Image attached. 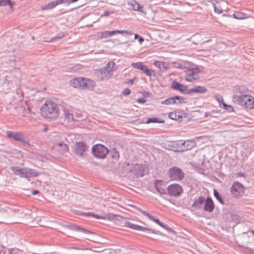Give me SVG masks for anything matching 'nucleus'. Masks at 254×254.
<instances>
[{
  "label": "nucleus",
  "mask_w": 254,
  "mask_h": 254,
  "mask_svg": "<svg viewBox=\"0 0 254 254\" xmlns=\"http://www.w3.org/2000/svg\"><path fill=\"white\" fill-rule=\"evenodd\" d=\"M92 152L95 157L98 158H104L109 152L108 149L105 146L97 144L94 145L92 148Z\"/></svg>",
  "instance_id": "obj_7"
},
{
  "label": "nucleus",
  "mask_w": 254,
  "mask_h": 254,
  "mask_svg": "<svg viewBox=\"0 0 254 254\" xmlns=\"http://www.w3.org/2000/svg\"><path fill=\"white\" fill-rule=\"evenodd\" d=\"M213 6L215 13L220 14L223 12V10L219 5H216L215 4L213 3Z\"/></svg>",
  "instance_id": "obj_39"
},
{
  "label": "nucleus",
  "mask_w": 254,
  "mask_h": 254,
  "mask_svg": "<svg viewBox=\"0 0 254 254\" xmlns=\"http://www.w3.org/2000/svg\"><path fill=\"white\" fill-rule=\"evenodd\" d=\"M196 142L194 140H188L183 141V147L181 148L183 151L190 150L195 147Z\"/></svg>",
  "instance_id": "obj_21"
},
{
  "label": "nucleus",
  "mask_w": 254,
  "mask_h": 254,
  "mask_svg": "<svg viewBox=\"0 0 254 254\" xmlns=\"http://www.w3.org/2000/svg\"><path fill=\"white\" fill-rule=\"evenodd\" d=\"M215 99L217 101V102L219 103L220 106L221 105V104L223 105V103H224V102L223 101V98L221 96H220L219 95H217L215 96Z\"/></svg>",
  "instance_id": "obj_42"
},
{
  "label": "nucleus",
  "mask_w": 254,
  "mask_h": 254,
  "mask_svg": "<svg viewBox=\"0 0 254 254\" xmlns=\"http://www.w3.org/2000/svg\"><path fill=\"white\" fill-rule=\"evenodd\" d=\"M74 213L77 215H83L85 216H92L94 217L97 219H105L106 218L112 220V219H118V218L120 217L119 215H114L113 214H108L106 216L104 215H101V214H94L90 212H83L79 210H73Z\"/></svg>",
  "instance_id": "obj_6"
},
{
  "label": "nucleus",
  "mask_w": 254,
  "mask_h": 254,
  "mask_svg": "<svg viewBox=\"0 0 254 254\" xmlns=\"http://www.w3.org/2000/svg\"><path fill=\"white\" fill-rule=\"evenodd\" d=\"M72 229L75 230H78L82 232H86V231L83 228H80L77 226H73Z\"/></svg>",
  "instance_id": "obj_44"
},
{
  "label": "nucleus",
  "mask_w": 254,
  "mask_h": 254,
  "mask_svg": "<svg viewBox=\"0 0 254 254\" xmlns=\"http://www.w3.org/2000/svg\"><path fill=\"white\" fill-rule=\"evenodd\" d=\"M237 177H245V174L242 173H241V172H239L237 174Z\"/></svg>",
  "instance_id": "obj_52"
},
{
  "label": "nucleus",
  "mask_w": 254,
  "mask_h": 254,
  "mask_svg": "<svg viewBox=\"0 0 254 254\" xmlns=\"http://www.w3.org/2000/svg\"><path fill=\"white\" fill-rule=\"evenodd\" d=\"M128 206H131V207L135 206L134 205H132V204H128Z\"/></svg>",
  "instance_id": "obj_56"
},
{
  "label": "nucleus",
  "mask_w": 254,
  "mask_h": 254,
  "mask_svg": "<svg viewBox=\"0 0 254 254\" xmlns=\"http://www.w3.org/2000/svg\"><path fill=\"white\" fill-rule=\"evenodd\" d=\"M167 190L170 195L174 196H180L183 191L181 186L177 184H174L167 187Z\"/></svg>",
  "instance_id": "obj_13"
},
{
  "label": "nucleus",
  "mask_w": 254,
  "mask_h": 254,
  "mask_svg": "<svg viewBox=\"0 0 254 254\" xmlns=\"http://www.w3.org/2000/svg\"><path fill=\"white\" fill-rule=\"evenodd\" d=\"M56 146H59V147L64 146V150H68V147L67 145L64 143L63 142H60L58 143H57L56 144Z\"/></svg>",
  "instance_id": "obj_43"
},
{
  "label": "nucleus",
  "mask_w": 254,
  "mask_h": 254,
  "mask_svg": "<svg viewBox=\"0 0 254 254\" xmlns=\"http://www.w3.org/2000/svg\"><path fill=\"white\" fill-rule=\"evenodd\" d=\"M141 71H142L143 73L148 76H151L153 73L154 72L153 70L148 68L147 66L145 65H144Z\"/></svg>",
  "instance_id": "obj_31"
},
{
  "label": "nucleus",
  "mask_w": 254,
  "mask_h": 254,
  "mask_svg": "<svg viewBox=\"0 0 254 254\" xmlns=\"http://www.w3.org/2000/svg\"><path fill=\"white\" fill-rule=\"evenodd\" d=\"M134 39H138V41H139V42L140 43H141L142 42H143L144 40V38H143L142 37H140L139 36V35H138V34H135L134 35Z\"/></svg>",
  "instance_id": "obj_45"
},
{
  "label": "nucleus",
  "mask_w": 254,
  "mask_h": 254,
  "mask_svg": "<svg viewBox=\"0 0 254 254\" xmlns=\"http://www.w3.org/2000/svg\"><path fill=\"white\" fill-rule=\"evenodd\" d=\"M11 170L15 175H18L21 178H29L37 177L39 175L38 172L31 168H21L17 166L11 167Z\"/></svg>",
  "instance_id": "obj_4"
},
{
  "label": "nucleus",
  "mask_w": 254,
  "mask_h": 254,
  "mask_svg": "<svg viewBox=\"0 0 254 254\" xmlns=\"http://www.w3.org/2000/svg\"><path fill=\"white\" fill-rule=\"evenodd\" d=\"M137 102L138 103H141V104H143L144 103H145L146 102V100L145 98L143 97V98H138L137 100Z\"/></svg>",
  "instance_id": "obj_48"
},
{
  "label": "nucleus",
  "mask_w": 254,
  "mask_h": 254,
  "mask_svg": "<svg viewBox=\"0 0 254 254\" xmlns=\"http://www.w3.org/2000/svg\"><path fill=\"white\" fill-rule=\"evenodd\" d=\"M232 101L235 104L249 109H254V97L251 95L244 94L240 95L235 94Z\"/></svg>",
  "instance_id": "obj_2"
},
{
  "label": "nucleus",
  "mask_w": 254,
  "mask_h": 254,
  "mask_svg": "<svg viewBox=\"0 0 254 254\" xmlns=\"http://www.w3.org/2000/svg\"><path fill=\"white\" fill-rule=\"evenodd\" d=\"M78 0H68V3H67V4H69V3H72L76 2L78 1Z\"/></svg>",
  "instance_id": "obj_54"
},
{
  "label": "nucleus",
  "mask_w": 254,
  "mask_h": 254,
  "mask_svg": "<svg viewBox=\"0 0 254 254\" xmlns=\"http://www.w3.org/2000/svg\"><path fill=\"white\" fill-rule=\"evenodd\" d=\"M144 65L145 64H144L142 63L141 62L132 63L131 64V65L132 66V67L136 69H140L141 70L143 68Z\"/></svg>",
  "instance_id": "obj_36"
},
{
  "label": "nucleus",
  "mask_w": 254,
  "mask_h": 254,
  "mask_svg": "<svg viewBox=\"0 0 254 254\" xmlns=\"http://www.w3.org/2000/svg\"><path fill=\"white\" fill-rule=\"evenodd\" d=\"M109 155L114 159L118 160L120 158V153L116 149L114 148L110 150Z\"/></svg>",
  "instance_id": "obj_28"
},
{
  "label": "nucleus",
  "mask_w": 254,
  "mask_h": 254,
  "mask_svg": "<svg viewBox=\"0 0 254 254\" xmlns=\"http://www.w3.org/2000/svg\"><path fill=\"white\" fill-rule=\"evenodd\" d=\"M41 9L42 10H47V9H50L51 8L48 6V4L47 3V4H46L45 5H42L41 6Z\"/></svg>",
  "instance_id": "obj_49"
},
{
  "label": "nucleus",
  "mask_w": 254,
  "mask_h": 254,
  "mask_svg": "<svg viewBox=\"0 0 254 254\" xmlns=\"http://www.w3.org/2000/svg\"><path fill=\"white\" fill-rule=\"evenodd\" d=\"M115 63L113 62H109L106 66L103 68L96 69L95 74L101 80L109 79L113 74Z\"/></svg>",
  "instance_id": "obj_3"
},
{
  "label": "nucleus",
  "mask_w": 254,
  "mask_h": 254,
  "mask_svg": "<svg viewBox=\"0 0 254 254\" xmlns=\"http://www.w3.org/2000/svg\"><path fill=\"white\" fill-rule=\"evenodd\" d=\"M146 167L144 165L135 164L131 168V171L137 177H142L145 174Z\"/></svg>",
  "instance_id": "obj_16"
},
{
  "label": "nucleus",
  "mask_w": 254,
  "mask_h": 254,
  "mask_svg": "<svg viewBox=\"0 0 254 254\" xmlns=\"http://www.w3.org/2000/svg\"><path fill=\"white\" fill-rule=\"evenodd\" d=\"M87 80L84 78H76L70 81V85L74 88H84L87 86Z\"/></svg>",
  "instance_id": "obj_15"
},
{
  "label": "nucleus",
  "mask_w": 254,
  "mask_h": 254,
  "mask_svg": "<svg viewBox=\"0 0 254 254\" xmlns=\"http://www.w3.org/2000/svg\"><path fill=\"white\" fill-rule=\"evenodd\" d=\"M245 189L241 183L238 182H234L231 188V193L234 197H240L244 195Z\"/></svg>",
  "instance_id": "obj_9"
},
{
  "label": "nucleus",
  "mask_w": 254,
  "mask_h": 254,
  "mask_svg": "<svg viewBox=\"0 0 254 254\" xmlns=\"http://www.w3.org/2000/svg\"><path fill=\"white\" fill-rule=\"evenodd\" d=\"M207 91V89L204 86H197L193 88L187 90V94H190L192 93H204Z\"/></svg>",
  "instance_id": "obj_20"
},
{
  "label": "nucleus",
  "mask_w": 254,
  "mask_h": 254,
  "mask_svg": "<svg viewBox=\"0 0 254 254\" xmlns=\"http://www.w3.org/2000/svg\"><path fill=\"white\" fill-rule=\"evenodd\" d=\"M64 3H68V0H57L48 3V6L51 9L55 7L57 5Z\"/></svg>",
  "instance_id": "obj_26"
},
{
  "label": "nucleus",
  "mask_w": 254,
  "mask_h": 254,
  "mask_svg": "<svg viewBox=\"0 0 254 254\" xmlns=\"http://www.w3.org/2000/svg\"><path fill=\"white\" fill-rule=\"evenodd\" d=\"M214 207H204V210L206 211L211 212L213 211Z\"/></svg>",
  "instance_id": "obj_50"
},
{
  "label": "nucleus",
  "mask_w": 254,
  "mask_h": 254,
  "mask_svg": "<svg viewBox=\"0 0 254 254\" xmlns=\"http://www.w3.org/2000/svg\"><path fill=\"white\" fill-rule=\"evenodd\" d=\"M186 102L187 101L186 98L177 95L165 99L161 102V104L165 105H173L186 103Z\"/></svg>",
  "instance_id": "obj_12"
},
{
  "label": "nucleus",
  "mask_w": 254,
  "mask_h": 254,
  "mask_svg": "<svg viewBox=\"0 0 254 254\" xmlns=\"http://www.w3.org/2000/svg\"><path fill=\"white\" fill-rule=\"evenodd\" d=\"M223 106L224 109H225L226 110H228L230 112L234 111V108L231 105H228L226 104H225V103H223Z\"/></svg>",
  "instance_id": "obj_41"
},
{
  "label": "nucleus",
  "mask_w": 254,
  "mask_h": 254,
  "mask_svg": "<svg viewBox=\"0 0 254 254\" xmlns=\"http://www.w3.org/2000/svg\"><path fill=\"white\" fill-rule=\"evenodd\" d=\"M134 82V79H128L126 81V83H127V84H130L132 85L133 83Z\"/></svg>",
  "instance_id": "obj_51"
},
{
  "label": "nucleus",
  "mask_w": 254,
  "mask_h": 254,
  "mask_svg": "<svg viewBox=\"0 0 254 254\" xmlns=\"http://www.w3.org/2000/svg\"><path fill=\"white\" fill-rule=\"evenodd\" d=\"M128 4L132 6L133 10L139 12H143V7L139 4L136 1L133 0L128 2Z\"/></svg>",
  "instance_id": "obj_23"
},
{
  "label": "nucleus",
  "mask_w": 254,
  "mask_h": 254,
  "mask_svg": "<svg viewBox=\"0 0 254 254\" xmlns=\"http://www.w3.org/2000/svg\"><path fill=\"white\" fill-rule=\"evenodd\" d=\"M200 70L198 68L195 67L189 70L186 74L185 79L189 82H192L199 78L198 73Z\"/></svg>",
  "instance_id": "obj_14"
},
{
  "label": "nucleus",
  "mask_w": 254,
  "mask_h": 254,
  "mask_svg": "<svg viewBox=\"0 0 254 254\" xmlns=\"http://www.w3.org/2000/svg\"><path fill=\"white\" fill-rule=\"evenodd\" d=\"M116 33V30L115 31H105L102 32V35L104 38H108L111 37Z\"/></svg>",
  "instance_id": "obj_32"
},
{
  "label": "nucleus",
  "mask_w": 254,
  "mask_h": 254,
  "mask_svg": "<svg viewBox=\"0 0 254 254\" xmlns=\"http://www.w3.org/2000/svg\"><path fill=\"white\" fill-rule=\"evenodd\" d=\"M164 121H160L159 120V119L157 118H149L148 119V120L146 121V124H150L151 123H163Z\"/></svg>",
  "instance_id": "obj_37"
},
{
  "label": "nucleus",
  "mask_w": 254,
  "mask_h": 254,
  "mask_svg": "<svg viewBox=\"0 0 254 254\" xmlns=\"http://www.w3.org/2000/svg\"><path fill=\"white\" fill-rule=\"evenodd\" d=\"M131 93L130 90L128 88H126L124 90L122 94L124 95L127 96L129 95Z\"/></svg>",
  "instance_id": "obj_46"
},
{
  "label": "nucleus",
  "mask_w": 254,
  "mask_h": 254,
  "mask_svg": "<svg viewBox=\"0 0 254 254\" xmlns=\"http://www.w3.org/2000/svg\"><path fill=\"white\" fill-rule=\"evenodd\" d=\"M169 117L173 120H177L181 118L180 113L177 112H172L169 113Z\"/></svg>",
  "instance_id": "obj_30"
},
{
  "label": "nucleus",
  "mask_w": 254,
  "mask_h": 254,
  "mask_svg": "<svg viewBox=\"0 0 254 254\" xmlns=\"http://www.w3.org/2000/svg\"><path fill=\"white\" fill-rule=\"evenodd\" d=\"M116 33L121 34H127V35H132V33L130 31H127V30H116Z\"/></svg>",
  "instance_id": "obj_40"
},
{
  "label": "nucleus",
  "mask_w": 254,
  "mask_h": 254,
  "mask_svg": "<svg viewBox=\"0 0 254 254\" xmlns=\"http://www.w3.org/2000/svg\"><path fill=\"white\" fill-rule=\"evenodd\" d=\"M171 87L174 89L179 91L183 93L186 94L188 90L187 86L183 85L176 81H173L172 82Z\"/></svg>",
  "instance_id": "obj_19"
},
{
  "label": "nucleus",
  "mask_w": 254,
  "mask_h": 254,
  "mask_svg": "<svg viewBox=\"0 0 254 254\" xmlns=\"http://www.w3.org/2000/svg\"><path fill=\"white\" fill-rule=\"evenodd\" d=\"M28 111H29V112H31L30 107H28Z\"/></svg>",
  "instance_id": "obj_58"
},
{
  "label": "nucleus",
  "mask_w": 254,
  "mask_h": 254,
  "mask_svg": "<svg viewBox=\"0 0 254 254\" xmlns=\"http://www.w3.org/2000/svg\"><path fill=\"white\" fill-rule=\"evenodd\" d=\"M233 17L235 19H245L247 17L246 14L240 11H236L234 12L233 14Z\"/></svg>",
  "instance_id": "obj_29"
},
{
  "label": "nucleus",
  "mask_w": 254,
  "mask_h": 254,
  "mask_svg": "<svg viewBox=\"0 0 254 254\" xmlns=\"http://www.w3.org/2000/svg\"><path fill=\"white\" fill-rule=\"evenodd\" d=\"M251 233L254 235V231H251Z\"/></svg>",
  "instance_id": "obj_59"
},
{
  "label": "nucleus",
  "mask_w": 254,
  "mask_h": 254,
  "mask_svg": "<svg viewBox=\"0 0 254 254\" xmlns=\"http://www.w3.org/2000/svg\"><path fill=\"white\" fill-rule=\"evenodd\" d=\"M172 146L173 147V149L177 151H183L181 148L183 147V140L174 142L172 143Z\"/></svg>",
  "instance_id": "obj_25"
},
{
  "label": "nucleus",
  "mask_w": 254,
  "mask_h": 254,
  "mask_svg": "<svg viewBox=\"0 0 254 254\" xmlns=\"http://www.w3.org/2000/svg\"><path fill=\"white\" fill-rule=\"evenodd\" d=\"M154 186L156 189V190L161 194H165L166 192V185L164 182L162 180H156L154 182Z\"/></svg>",
  "instance_id": "obj_17"
},
{
  "label": "nucleus",
  "mask_w": 254,
  "mask_h": 254,
  "mask_svg": "<svg viewBox=\"0 0 254 254\" xmlns=\"http://www.w3.org/2000/svg\"><path fill=\"white\" fill-rule=\"evenodd\" d=\"M235 90L236 92L243 93V94H244L247 92L248 89L245 86H238L235 87Z\"/></svg>",
  "instance_id": "obj_33"
},
{
  "label": "nucleus",
  "mask_w": 254,
  "mask_h": 254,
  "mask_svg": "<svg viewBox=\"0 0 254 254\" xmlns=\"http://www.w3.org/2000/svg\"><path fill=\"white\" fill-rule=\"evenodd\" d=\"M64 36H65V34L64 33H59L57 36L52 38L51 39V40L50 41V42H55V41L63 38Z\"/></svg>",
  "instance_id": "obj_38"
},
{
  "label": "nucleus",
  "mask_w": 254,
  "mask_h": 254,
  "mask_svg": "<svg viewBox=\"0 0 254 254\" xmlns=\"http://www.w3.org/2000/svg\"><path fill=\"white\" fill-rule=\"evenodd\" d=\"M169 178L173 181H181L185 177L183 170L177 167H173L169 169L168 172Z\"/></svg>",
  "instance_id": "obj_5"
},
{
  "label": "nucleus",
  "mask_w": 254,
  "mask_h": 254,
  "mask_svg": "<svg viewBox=\"0 0 254 254\" xmlns=\"http://www.w3.org/2000/svg\"><path fill=\"white\" fill-rule=\"evenodd\" d=\"M114 13H115V11H105L101 15V16H109L110 14H113Z\"/></svg>",
  "instance_id": "obj_47"
},
{
  "label": "nucleus",
  "mask_w": 254,
  "mask_h": 254,
  "mask_svg": "<svg viewBox=\"0 0 254 254\" xmlns=\"http://www.w3.org/2000/svg\"><path fill=\"white\" fill-rule=\"evenodd\" d=\"M129 228H131L134 230H136L137 231H149L151 232L152 233L156 234V232L153 230L150 229L149 228L143 227L142 226H140L139 225H136V224H130L128 226Z\"/></svg>",
  "instance_id": "obj_24"
},
{
  "label": "nucleus",
  "mask_w": 254,
  "mask_h": 254,
  "mask_svg": "<svg viewBox=\"0 0 254 254\" xmlns=\"http://www.w3.org/2000/svg\"><path fill=\"white\" fill-rule=\"evenodd\" d=\"M64 118L67 120V122L71 123L75 120L74 119L72 111L68 109L64 108Z\"/></svg>",
  "instance_id": "obj_22"
},
{
  "label": "nucleus",
  "mask_w": 254,
  "mask_h": 254,
  "mask_svg": "<svg viewBox=\"0 0 254 254\" xmlns=\"http://www.w3.org/2000/svg\"><path fill=\"white\" fill-rule=\"evenodd\" d=\"M214 206V202L211 198L207 197L205 198L203 196L195 197L191 206Z\"/></svg>",
  "instance_id": "obj_8"
},
{
  "label": "nucleus",
  "mask_w": 254,
  "mask_h": 254,
  "mask_svg": "<svg viewBox=\"0 0 254 254\" xmlns=\"http://www.w3.org/2000/svg\"><path fill=\"white\" fill-rule=\"evenodd\" d=\"M154 64L159 68L162 72H165L167 70V67L165 66V64L164 62L156 61L154 63Z\"/></svg>",
  "instance_id": "obj_27"
},
{
  "label": "nucleus",
  "mask_w": 254,
  "mask_h": 254,
  "mask_svg": "<svg viewBox=\"0 0 254 254\" xmlns=\"http://www.w3.org/2000/svg\"><path fill=\"white\" fill-rule=\"evenodd\" d=\"M213 191H214V195L215 197V198L218 200V201L222 205L224 204L223 200L222 198L221 197L220 194L215 189L213 190Z\"/></svg>",
  "instance_id": "obj_34"
},
{
  "label": "nucleus",
  "mask_w": 254,
  "mask_h": 254,
  "mask_svg": "<svg viewBox=\"0 0 254 254\" xmlns=\"http://www.w3.org/2000/svg\"><path fill=\"white\" fill-rule=\"evenodd\" d=\"M61 147H62V151L64 152H65V151H67V150H64V146H62Z\"/></svg>",
  "instance_id": "obj_55"
},
{
  "label": "nucleus",
  "mask_w": 254,
  "mask_h": 254,
  "mask_svg": "<svg viewBox=\"0 0 254 254\" xmlns=\"http://www.w3.org/2000/svg\"><path fill=\"white\" fill-rule=\"evenodd\" d=\"M9 5L11 8H12V3L10 0H0V6H5Z\"/></svg>",
  "instance_id": "obj_35"
},
{
  "label": "nucleus",
  "mask_w": 254,
  "mask_h": 254,
  "mask_svg": "<svg viewBox=\"0 0 254 254\" xmlns=\"http://www.w3.org/2000/svg\"><path fill=\"white\" fill-rule=\"evenodd\" d=\"M39 192V191L38 190H34L32 191V194L33 195H36V194H38Z\"/></svg>",
  "instance_id": "obj_53"
},
{
  "label": "nucleus",
  "mask_w": 254,
  "mask_h": 254,
  "mask_svg": "<svg viewBox=\"0 0 254 254\" xmlns=\"http://www.w3.org/2000/svg\"><path fill=\"white\" fill-rule=\"evenodd\" d=\"M12 251H13V250H12V249H9V252L10 253H11V252H12Z\"/></svg>",
  "instance_id": "obj_57"
},
{
  "label": "nucleus",
  "mask_w": 254,
  "mask_h": 254,
  "mask_svg": "<svg viewBox=\"0 0 254 254\" xmlns=\"http://www.w3.org/2000/svg\"><path fill=\"white\" fill-rule=\"evenodd\" d=\"M41 110L42 115L47 119H55L60 114L58 105L50 101H46L42 106Z\"/></svg>",
  "instance_id": "obj_1"
},
{
  "label": "nucleus",
  "mask_w": 254,
  "mask_h": 254,
  "mask_svg": "<svg viewBox=\"0 0 254 254\" xmlns=\"http://www.w3.org/2000/svg\"><path fill=\"white\" fill-rule=\"evenodd\" d=\"M87 148V146L83 142H77L75 144V152L79 156H82Z\"/></svg>",
  "instance_id": "obj_18"
},
{
  "label": "nucleus",
  "mask_w": 254,
  "mask_h": 254,
  "mask_svg": "<svg viewBox=\"0 0 254 254\" xmlns=\"http://www.w3.org/2000/svg\"><path fill=\"white\" fill-rule=\"evenodd\" d=\"M135 213L139 216H142V215L148 217L149 219H150V220L153 221L154 222H156V223H157L161 227H162L167 230L169 229V228L167 225L164 224V223L161 222L159 219H155L151 214L148 213L147 211L142 210L140 207H136Z\"/></svg>",
  "instance_id": "obj_10"
},
{
  "label": "nucleus",
  "mask_w": 254,
  "mask_h": 254,
  "mask_svg": "<svg viewBox=\"0 0 254 254\" xmlns=\"http://www.w3.org/2000/svg\"><path fill=\"white\" fill-rule=\"evenodd\" d=\"M6 134L8 137L11 138L14 140L20 141L24 145H27L29 147L31 146L29 142L26 140L24 137L23 133L21 132L7 131L6 132Z\"/></svg>",
  "instance_id": "obj_11"
}]
</instances>
